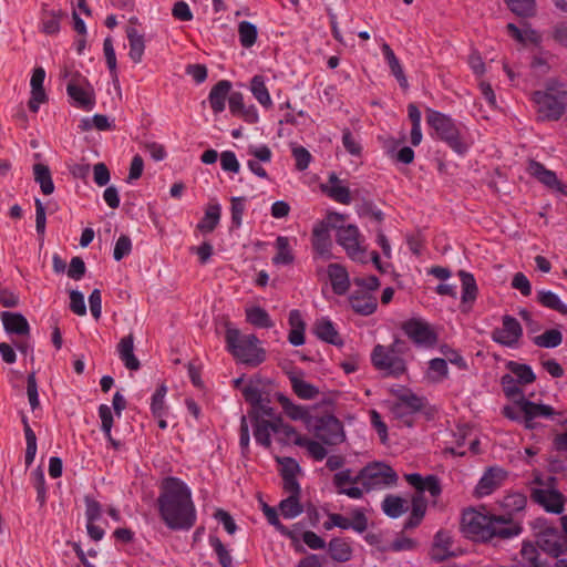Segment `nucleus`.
<instances>
[{"label":"nucleus","instance_id":"nucleus-42","mask_svg":"<svg viewBox=\"0 0 567 567\" xmlns=\"http://www.w3.org/2000/svg\"><path fill=\"white\" fill-rule=\"evenodd\" d=\"M278 401L280 402L286 414L290 419L306 421L309 425H311V416L303 406L293 404L288 398H286L282 394H278Z\"/></svg>","mask_w":567,"mask_h":567},{"label":"nucleus","instance_id":"nucleus-50","mask_svg":"<svg viewBox=\"0 0 567 567\" xmlns=\"http://www.w3.org/2000/svg\"><path fill=\"white\" fill-rule=\"evenodd\" d=\"M259 383L260 381H250L241 391L246 402L251 405V409L257 408L267 399L264 396V391L259 386Z\"/></svg>","mask_w":567,"mask_h":567},{"label":"nucleus","instance_id":"nucleus-54","mask_svg":"<svg viewBox=\"0 0 567 567\" xmlns=\"http://www.w3.org/2000/svg\"><path fill=\"white\" fill-rule=\"evenodd\" d=\"M209 544L214 548V550L217 555L218 563L223 567H233V557H231L230 553L227 550V548L225 547V545L223 544V542L216 536H210Z\"/></svg>","mask_w":567,"mask_h":567},{"label":"nucleus","instance_id":"nucleus-52","mask_svg":"<svg viewBox=\"0 0 567 567\" xmlns=\"http://www.w3.org/2000/svg\"><path fill=\"white\" fill-rule=\"evenodd\" d=\"M279 509L285 518H295L303 512L302 505L299 502V496H288L279 504Z\"/></svg>","mask_w":567,"mask_h":567},{"label":"nucleus","instance_id":"nucleus-58","mask_svg":"<svg viewBox=\"0 0 567 567\" xmlns=\"http://www.w3.org/2000/svg\"><path fill=\"white\" fill-rule=\"evenodd\" d=\"M103 51L106 60V64L110 69L111 75L115 79L117 76L116 71V55L113 47V41L109 37L103 42Z\"/></svg>","mask_w":567,"mask_h":567},{"label":"nucleus","instance_id":"nucleus-25","mask_svg":"<svg viewBox=\"0 0 567 567\" xmlns=\"http://www.w3.org/2000/svg\"><path fill=\"white\" fill-rule=\"evenodd\" d=\"M328 276L331 281L332 290L336 295H344L350 286L347 269L340 264H330L328 266Z\"/></svg>","mask_w":567,"mask_h":567},{"label":"nucleus","instance_id":"nucleus-38","mask_svg":"<svg viewBox=\"0 0 567 567\" xmlns=\"http://www.w3.org/2000/svg\"><path fill=\"white\" fill-rule=\"evenodd\" d=\"M290 383L296 395L302 400H312L320 393L319 389L313 384L305 381L297 375H290Z\"/></svg>","mask_w":567,"mask_h":567},{"label":"nucleus","instance_id":"nucleus-9","mask_svg":"<svg viewBox=\"0 0 567 567\" xmlns=\"http://www.w3.org/2000/svg\"><path fill=\"white\" fill-rule=\"evenodd\" d=\"M555 482V477H549L545 488L532 489L530 497L547 512L560 514L564 511L565 497L560 492L553 487Z\"/></svg>","mask_w":567,"mask_h":567},{"label":"nucleus","instance_id":"nucleus-47","mask_svg":"<svg viewBox=\"0 0 567 567\" xmlns=\"http://www.w3.org/2000/svg\"><path fill=\"white\" fill-rule=\"evenodd\" d=\"M246 319L249 323L259 328H271L274 326L268 312L260 307L247 309Z\"/></svg>","mask_w":567,"mask_h":567},{"label":"nucleus","instance_id":"nucleus-39","mask_svg":"<svg viewBox=\"0 0 567 567\" xmlns=\"http://www.w3.org/2000/svg\"><path fill=\"white\" fill-rule=\"evenodd\" d=\"M277 252L272 258L275 265H291L295 260V256L289 245V238L279 236L276 239Z\"/></svg>","mask_w":567,"mask_h":567},{"label":"nucleus","instance_id":"nucleus-30","mask_svg":"<svg viewBox=\"0 0 567 567\" xmlns=\"http://www.w3.org/2000/svg\"><path fill=\"white\" fill-rule=\"evenodd\" d=\"M329 183L331 184V186L324 187L323 192L334 202L343 205H349L351 203L350 189L346 186L339 185L340 181L334 173L330 174Z\"/></svg>","mask_w":567,"mask_h":567},{"label":"nucleus","instance_id":"nucleus-41","mask_svg":"<svg viewBox=\"0 0 567 567\" xmlns=\"http://www.w3.org/2000/svg\"><path fill=\"white\" fill-rule=\"evenodd\" d=\"M458 277L462 282V302H473L478 291L474 276L465 270H460Z\"/></svg>","mask_w":567,"mask_h":567},{"label":"nucleus","instance_id":"nucleus-51","mask_svg":"<svg viewBox=\"0 0 567 567\" xmlns=\"http://www.w3.org/2000/svg\"><path fill=\"white\" fill-rule=\"evenodd\" d=\"M520 554L527 567H550L547 561L540 560L537 547L530 543L523 544Z\"/></svg>","mask_w":567,"mask_h":567},{"label":"nucleus","instance_id":"nucleus-37","mask_svg":"<svg viewBox=\"0 0 567 567\" xmlns=\"http://www.w3.org/2000/svg\"><path fill=\"white\" fill-rule=\"evenodd\" d=\"M506 368L522 385L530 384L536 380V375L528 364L508 361Z\"/></svg>","mask_w":567,"mask_h":567},{"label":"nucleus","instance_id":"nucleus-45","mask_svg":"<svg viewBox=\"0 0 567 567\" xmlns=\"http://www.w3.org/2000/svg\"><path fill=\"white\" fill-rule=\"evenodd\" d=\"M79 128L82 132H87L92 128H96L97 131H109L114 128V124L109 121L106 115L95 114L92 118L83 117L80 121Z\"/></svg>","mask_w":567,"mask_h":567},{"label":"nucleus","instance_id":"nucleus-23","mask_svg":"<svg viewBox=\"0 0 567 567\" xmlns=\"http://www.w3.org/2000/svg\"><path fill=\"white\" fill-rule=\"evenodd\" d=\"M528 173L535 177L539 183L556 190L560 186V181L557 178L556 173L547 169L542 163L530 159L527 167Z\"/></svg>","mask_w":567,"mask_h":567},{"label":"nucleus","instance_id":"nucleus-49","mask_svg":"<svg viewBox=\"0 0 567 567\" xmlns=\"http://www.w3.org/2000/svg\"><path fill=\"white\" fill-rule=\"evenodd\" d=\"M239 42L244 48H251L258 35V30L255 24L249 21H241L238 24Z\"/></svg>","mask_w":567,"mask_h":567},{"label":"nucleus","instance_id":"nucleus-12","mask_svg":"<svg viewBox=\"0 0 567 567\" xmlns=\"http://www.w3.org/2000/svg\"><path fill=\"white\" fill-rule=\"evenodd\" d=\"M523 337V328L519 321L505 315L502 317V327L496 328L492 332V340L501 346L515 348Z\"/></svg>","mask_w":567,"mask_h":567},{"label":"nucleus","instance_id":"nucleus-35","mask_svg":"<svg viewBox=\"0 0 567 567\" xmlns=\"http://www.w3.org/2000/svg\"><path fill=\"white\" fill-rule=\"evenodd\" d=\"M276 440L281 444L293 443L297 445L298 439H303L298 432L289 424L284 423L282 417H276V427H274Z\"/></svg>","mask_w":567,"mask_h":567},{"label":"nucleus","instance_id":"nucleus-55","mask_svg":"<svg viewBox=\"0 0 567 567\" xmlns=\"http://www.w3.org/2000/svg\"><path fill=\"white\" fill-rule=\"evenodd\" d=\"M447 363L445 359L435 358L429 362L427 377L434 381L440 382L447 377Z\"/></svg>","mask_w":567,"mask_h":567},{"label":"nucleus","instance_id":"nucleus-61","mask_svg":"<svg viewBox=\"0 0 567 567\" xmlns=\"http://www.w3.org/2000/svg\"><path fill=\"white\" fill-rule=\"evenodd\" d=\"M131 250H132L131 238L126 235H121L115 244L113 257L115 260L120 261L125 256L130 255Z\"/></svg>","mask_w":567,"mask_h":567},{"label":"nucleus","instance_id":"nucleus-32","mask_svg":"<svg viewBox=\"0 0 567 567\" xmlns=\"http://www.w3.org/2000/svg\"><path fill=\"white\" fill-rule=\"evenodd\" d=\"M328 553L330 557L338 563H346L352 557V548L344 539L336 537L328 544Z\"/></svg>","mask_w":567,"mask_h":567},{"label":"nucleus","instance_id":"nucleus-60","mask_svg":"<svg viewBox=\"0 0 567 567\" xmlns=\"http://www.w3.org/2000/svg\"><path fill=\"white\" fill-rule=\"evenodd\" d=\"M350 528L360 534L368 529V517L362 508H357L352 512Z\"/></svg>","mask_w":567,"mask_h":567},{"label":"nucleus","instance_id":"nucleus-14","mask_svg":"<svg viewBox=\"0 0 567 567\" xmlns=\"http://www.w3.org/2000/svg\"><path fill=\"white\" fill-rule=\"evenodd\" d=\"M359 229L354 225L339 227L337 231V243L342 246L348 256L353 260H359L364 254V250L359 244Z\"/></svg>","mask_w":567,"mask_h":567},{"label":"nucleus","instance_id":"nucleus-44","mask_svg":"<svg viewBox=\"0 0 567 567\" xmlns=\"http://www.w3.org/2000/svg\"><path fill=\"white\" fill-rule=\"evenodd\" d=\"M406 502L400 496L388 495L382 502L383 512L391 518H398L408 509Z\"/></svg>","mask_w":567,"mask_h":567},{"label":"nucleus","instance_id":"nucleus-24","mask_svg":"<svg viewBox=\"0 0 567 567\" xmlns=\"http://www.w3.org/2000/svg\"><path fill=\"white\" fill-rule=\"evenodd\" d=\"M3 327L8 333L27 336L30 332V326L25 317L19 312L3 311L1 313Z\"/></svg>","mask_w":567,"mask_h":567},{"label":"nucleus","instance_id":"nucleus-18","mask_svg":"<svg viewBox=\"0 0 567 567\" xmlns=\"http://www.w3.org/2000/svg\"><path fill=\"white\" fill-rule=\"evenodd\" d=\"M506 476L507 473L502 468H488L476 485V496L482 497L492 494L496 488L501 486Z\"/></svg>","mask_w":567,"mask_h":567},{"label":"nucleus","instance_id":"nucleus-19","mask_svg":"<svg viewBox=\"0 0 567 567\" xmlns=\"http://www.w3.org/2000/svg\"><path fill=\"white\" fill-rule=\"evenodd\" d=\"M537 547L551 557L557 558L564 553L567 545L557 532L548 529L538 536Z\"/></svg>","mask_w":567,"mask_h":567},{"label":"nucleus","instance_id":"nucleus-21","mask_svg":"<svg viewBox=\"0 0 567 567\" xmlns=\"http://www.w3.org/2000/svg\"><path fill=\"white\" fill-rule=\"evenodd\" d=\"M452 536L446 530H439L433 539V545L430 550V556L435 561H444L452 557Z\"/></svg>","mask_w":567,"mask_h":567},{"label":"nucleus","instance_id":"nucleus-3","mask_svg":"<svg viewBox=\"0 0 567 567\" xmlns=\"http://www.w3.org/2000/svg\"><path fill=\"white\" fill-rule=\"evenodd\" d=\"M501 385L506 398L514 400L515 404L523 413L526 429L534 430L538 426V423L535 422L536 417H551L556 414L550 405L527 400L523 394L518 381L512 374H504L501 378Z\"/></svg>","mask_w":567,"mask_h":567},{"label":"nucleus","instance_id":"nucleus-31","mask_svg":"<svg viewBox=\"0 0 567 567\" xmlns=\"http://www.w3.org/2000/svg\"><path fill=\"white\" fill-rule=\"evenodd\" d=\"M126 35L130 42L128 55L134 63H140L145 51L144 37L133 27L126 29Z\"/></svg>","mask_w":567,"mask_h":567},{"label":"nucleus","instance_id":"nucleus-4","mask_svg":"<svg viewBox=\"0 0 567 567\" xmlns=\"http://www.w3.org/2000/svg\"><path fill=\"white\" fill-rule=\"evenodd\" d=\"M225 340L227 350L239 361L257 365L265 360V350L258 347L259 339L255 334H243L227 327Z\"/></svg>","mask_w":567,"mask_h":567},{"label":"nucleus","instance_id":"nucleus-8","mask_svg":"<svg viewBox=\"0 0 567 567\" xmlns=\"http://www.w3.org/2000/svg\"><path fill=\"white\" fill-rule=\"evenodd\" d=\"M68 95L76 105L85 111H91L95 104L94 89L86 78L79 72H74L66 85Z\"/></svg>","mask_w":567,"mask_h":567},{"label":"nucleus","instance_id":"nucleus-56","mask_svg":"<svg viewBox=\"0 0 567 567\" xmlns=\"http://www.w3.org/2000/svg\"><path fill=\"white\" fill-rule=\"evenodd\" d=\"M297 445L301 447H306L309 454L316 460V461H322L328 452L324 449V446L317 442L312 441L310 439H307L303 436V439H298Z\"/></svg>","mask_w":567,"mask_h":567},{"label":"nucleus","instance_id":"nucleus-16","mask_svg":"<svg viewBox=\"0 0 567 567\" xmlns=\"http://www.w3.org/2000/svg\"><path fill=\"white\" fill-rule=\"evenodd\" d=\"M353 311L360 316H370L378 308L377 297L364 289H355L349 297Z\"/></svg>","mask_w":567,"mask_h":567},{"label":"nucleus","instance_id":"nucleus-11","mask_svg":"<svg viewBox=\"0 0 567 567\" xmlns=\"http://www.w3.org/2000/svg\"><path fill=\"white\" fill-rule=\"evenodd\" d=\"M313 429L316 436L328 445H337L346 437L342 423L333 415L319 417Z\"/></svg>","mask_w":567,"mask_h":567},{"label":"nucleus","instance_id":"nucleus-10","mask_svg":"<svg viewBox=\"0 0 567 567\" xmlns=\"http://www.w3.org/2000/svg\"><path fill=\"white\" fill-rule=\"evenodd\" d=\"M371 359L373 365L378 370L385 371L388 375L398 377L406 370L404 360L381 344L375 346Z\"/></svg>","mask_w":567,"mask_h":567},{"label":"nucleus","instance_id":"nucleus-28","mask_svg":"<svg viewBox=\"0 0 567 567\" xmlns=\"http://www.w3.org/2000/svg\"><path fill=\"white\" fill-rule=\"evenodd\" d=\"M231 90V83L227 80H221L210 90L208 100L215 113H220L225 109V101Z\"/></svg>","mask_w":567,"mask_h":567},{"label":"nucleus","instance_id":"nucleus-7","mask_svg":"<svg viewBox=\"0 0 567 567\" xmlns=\"http://www.w3.org/2000/svg\"><path fill=\"white\" fill-rule=\"evenodd\" d=\"M358 478H361V485L369 492L394 485L398 475L389 465L375 462L364 466L358 473Z\"/></svg>","mask_w":567,"mask_h":567},{"label":"nucleus","instance_id":"nucleus-57","mask_svg":"<svg viewBox=\"0 0 567 567\" xmlns=\"http://www.w3.org/2000/svg\"><path fill=\"white\" fill-rule=\"evenodd\" d=\"M358 483L361 484V478H358V474L355 476H352V471L349 468L338 472L333 476V485L336 486L338 492L344 488L347 484Z\"/></svg>","mask_w":567,"mask_h":567},{"label":"nucleus","instance_id":"nucleus-62","mask_svg":"<svg viewBox=\"0 0 567 567\" xmlns=\"http://www.w3.org/2000/svg\"><path fill=\"white\" fill-rule=\"evenodd\" d=\"M527 499L520 493H514L504 498L503 505L512 512H519L525 508Z\"/></svg>","mask_w":567,"mask_h":567},{"label":"nucleus","instance_id":"nucleus-64","mask_svg":"<svg viewBox=\"0 0 567 567\" xmlns=\"http://www.w3.org/2000/svg\"><path fill=\"white\" fill-rule=\"evenodd\" d=\"M86 267L83 259L79 256H75L71 259L68 276L74 280H80L85 275Z\"/></svg>","mask_w":567,"mask_h":567},{"label":"nucleus","instance_id":"nucleus-43","mask_svg":"<svg viewBox=\"0 0 567 567\" xmlns=\"http://www.w3.org/2000/svg\"><path fill=\"white\" fill-rule=\"evenodd\" d=\"M250 91L255 99L265 107L272 105L271 97L268 89L266 87L265 80L261 75H255L250 82Z\"/></svg>","mask_w":567,"mask_h":567},{"label":"nucleus","instance_id":"nucleus-15","mask_svg":"<svg viewBox=\"0 0 567 567\" xmlns=\"http://www.w3.org/2000/svg\"><path fill=\"white\" fill-rule=\"evenodd\" d=\"M402 330L414 343L420 346H432L436 341V336L429 324L421 320L411 319L404 322Z\"/></svg>","mask_w":567,"mask_h":567},{"label":"nucleus","instance_id":"nucleus-33","mask_svg":"<svg viewBox=\"0 0 567 567\" xmlns=\"http://www.w3.org/2000/svg\"><path fill=\"white\" fill-rule=\"evenodd\" d=\"M536 300L543 307L567 316V305L564 303L555 292L550 290H539L537 291Z\"/></svg>","mask_w":567,"mask_h":567},{"label":"nucleus","instance_id":"nucleus-59","mask_svg":"<svg viewBox=\"0 0 567 567\" xmlns=\"http://www.w3.org/2000/svg\"><path fill=\"white\" fill-rule=\"evenodd\" d=\"M33 485L37 489V499L40 506H43L47 501L45 478L41 468L33 472Z\"/></svg>","mask_w":567,"mask_h":567},{"label":"nucleus","instance_id":"nucleus-29","mask_svg":"<svg viewBox=\"0 0 567 567\" xmlns=\"http://www.w3.org/2000/svg\"><path fill=\"white\" fill-rule=\"evenodd\" d=\"M382 52H383L384 58L389 64L391 73L398 80L400 86L403 90H406L409 87L408 79H406L403 68H402L399 59L394 54L393 50L391 49V47L388 43H383Z\"/></svg>","mask_w":567,"mask_h":567},{"label":"nucleus","instance_id":"nucleus-34","mask_svg":"<svg viewBox=\"0 0 567 567\" xmlns=\"http://www.w3.org/2000/svg\"><path fill=\"white\" fill-rule=\"evenodd\" d=\"M426 499L421 494H414L412 497V512L404 524V529L414 528L420 525L426 512Z\"/></svg>","mask_w":567,"mask_h":567},{"label":"nucleus","instance_id":"nucleus-46","mask_svg":"<svg viewBox=\"0 0 567 567\" xmlns=\"http://www.w3.org/2000/svg\"><path fill=\"white\" fill-rule=\"evenodd\" d=\"M533 342L540 348H556L563 342V334L558 329H549L544 333L536 336L533 339Z\"/></svg>","mask_w":567,"mask_h":567},{"label":"nucleus","instance_id":"nucleus-26","mask_svg":"<svg viewBox=\"0 0 567 567\" xmlns=\"http://www.w3.org/2000/svg\"><path fill=\"white\" fill-rule=\"evenodd\" d=\"M134 336L130 333L128 336L121 339L117 344V351L120 359L123 361L124 365L132 371H136L140 369L141 363L138 359L134 355Z\"/></svg>","mask_w":567,"mask_h":567},{"label":"nucleus","instance_id":"nucleus-2","mask_svg":"<svg viewBox=\"0 0 567 567\" xmlns=\"http://www.w3.org/2000/svg\"><path fill=\"white\" fill-rule=\"evenodd\" d=\"M462 530L476 542H494L518 536L523 527L509 515H491L467 509L462 515Z\"/></svg>","mask_w":567,"mask_h":567},{"label":"nucleus","instance_id":"nucleus-20","mask_svg":"<svg viewBox=\"0 0 567 567\" xmlns=\"http://www.w3.org/2000/svg\"><path fill=\"white\" fill-rule=\"evenodd\" d=\"M45 78V71L42 68H35L31 76V97L28 106L31 112H38L39 105L48 100L45 94L43 82Z\"/></svg>","mask_w":567,"mask_h":567},{"label":"nucleus","instance_id":"nucleus-13","mask_svg":"<svg viewBox=\"0 0 567 567\" xmlns=\"http://www.w3.org/2000/svg\"><path fill=\"white\" fill-rule=\"evenodd\" d=\"M422 408V399L413 393H408L399 395L398 401L391 408V412L395 419L411 427L414 423L413 414L421 411Z\"/></svg>","mask_w":567,"mask_h":567},{"label":"nucleus","instance_id":"nucleus-48","mask_svg":"<svg viewBox=\"0 0 567 567\" xmlns=\"http://www.w3.org/2000/svg\"><path fill=\"white\" fill-rule=\"evenodd\" d=\"M509 10L518 17L529 18L536 12L535 0H504Z\"/></svg>","mask_w":567,"mask_h":567},{"label":"nucleus","instance_id":"nucleus-27","mask_svg":"<svg viewBox=\"0 0 567 567\" xmlns=\"http://www.w3.org/2000/svg\"><path fill=\"white\" fill-rule=\"evenodd\" d=\"M313 331L316 336L330 344L341 347L343 344V340L339 336L338 331L333 327V323L326 318H321L316 321L313 326Z\"/></svg>","mask_w":567,"mask_h":567},{"label":"nucleus","instance_id":"nucleus-17","mask_svg":"<svg viewBox=\"0 0 567 567\" xmlns=\"http://www.w3.org/2000/svg\"><path fill=\"white\" fill-rule=\"evenodd\" d=\"M248 417L254 427L256 442L266 449H269L271 446L270 433H274V427H276V419L266 420L259 417L257 412H248Z\"/></svg>","mask_w":567,"mask_h":567},{"label":"nucleus","instance_id":"nucleus-6","mask_svg":"<svg viewBox=\"0 0 567 567\" xmlns=\"http://www.w3.org/2000/svg\"><path fill=\"white\" fill-rule=\"evenodd\" d=\"M537 105L539 121H557L564 114L567 107V91L547 89L546 91H535L532 96Z\"/></svg>","mask_w":567,"mask_h":567},{"label":"nucleus","instance_id":"nucleus-53","mask_svg":"<svg viewBox=\"0 0 567 567\" xmlns=\"http://www.w3.org/2000/svg\"><path fill=\"white\" fill-rule=\"evenodd\" d=\"M167 388L165 384H161L152 396L151 410L155 417H163L166 412V405L164 398L166 395Z\"/></svg>","mask_w":567,"mask_h":567},{"label":"nucleus","instance_id":"nucleus-40","mask_svg":"<svg viewBox=\"0 0 567 567\" xmlns=\"http://www.w3.org/2000/svg\"><path fill=\"white\" fill-rule=\"evenodd\" d=\"M34 181L40 185L44 195H50L54 192V184L52 181L50 168L44 164H35L33 166Z\"/></svg>","mask_w":567,"mask_h":567},{"label":"nucleus","instance_id":"nucleus-5","mask_svg":"<svg viewBox=\"0 0 567 567\" xmlns=\"http://www.w3.org/2000/svg\"><path fill=\"white\" fill-rule=\"evenodd\" d=\"M426 122L434 131L435 136L445 142L453 151L457 154H464L466 152L467 144L463 141L458 128L451 117L441 112L427 109Z\"/></svg>","mask_w":567,"mask_h":567},{"label":"nucleus","instance_id":"nucleus-36","mask_svg":"<svg viewBox=\"0 0 567 567\" xmlns=\"http://www.w3.org/2000/svg\"><path fill=\"white\" fill-rule=\"evenodd\" d=\"M220 206L210 204L205 210V215L197 224V229L203 234L212 233L218 225L220 219Z\"/></svg>","mask_w":567,"mask_h":567},{"label":"nucleus","instance_id":"nucleus-1","mask_svg":"<svg viewBox=\"0 0 567 567\" xmlns=\"http://www.w3.org/2000/svg\"><path fill=\"white\" fill-rule=\"evenodd\" d=\"M158 513L173 530H188L196 523V508L188 486L177 477H165L159 485Z\"/></svg>","mask_w":567,"mask_h":567},{"label":"nucleus","instance_id":"nucleus-22","mask_svg":"<svg viewBox=\"0 0 567 567\" xmlns=\"http://www.w3.org/2000/svg\"><path fill=\"white\" fill-rule=\"evenodd\" d=\"M311 243L315 251L322 258L329 259L332 257L331 247L332 241L329 230L326 225L317 224L312 229Z\"/></svg>","mask_w":567,"mask_h":567},{"label":"nucleus","instance_id":"nucleus-63","mask_svg":"<svg viewBox=\"0 0 567 567\" xmlns=\"http://www.w3.org/2000/svg\"><path fill=\"white\" fill-rule=\"evenodd\" d=\"M70 309L78 316H84L86 313L84 297L78 290L70 291Z\"/></svg>","mask_w":567,"mask_h":567}]
</instances>
